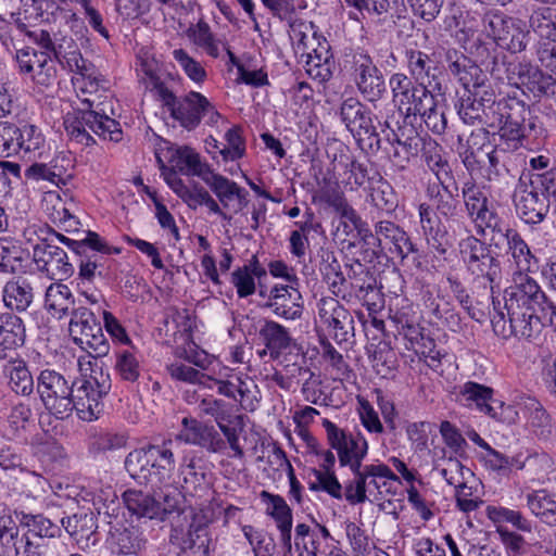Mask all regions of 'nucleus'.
<instances>
[{
    "instance_id": "1",
    "label": "nucleus",
    "mask_w": 556,
    "mask_h": 556,
    "mask_svg": "<svg viewBox=\"0 0 556 556\" xmlns=\"http://www.w3.org/2000/svg\"><path fill=\"white\" fill-rule=\"evenodd\" d=\"M491 324L495 333L515 337L529 343L540 340L545 327L556 334V303L539 282L527 274L514 277V283L504 289V306L495 293L491 296Z\"/></svg>"
},
{
    "instance_id": "2",
    "label": "nucleus",
    "mask_w": 556,
    "mask_h": 556,
    "mask_svg": "<svg viewBox=\"0 0 556 556\" xmlns=\"http://www.w3.org/2000/svg\"><path fill=\"white\" fill-rule=\"evenodd\" d=\"M152 91L162 108L169 114V117L188 132L194 131L202 123L214 127L223 115L216 105L203 93L190 90L177 96L170 90L164 80L156 75L150 76Z\"/></svg>"
},
{
    "instance_id": "3",
    "label": "nucleus",
    "mask_w": 556,
    "mask_h": 556,
    "mask_svg": "<svg viewBox=\"0 0 556 556\" xmlns=\"http://www.w3.org/2000/svg\"><path fill=\"white\" fill-rule=\"evenodd\" d=\"M447 334L439 327L420 325L403 337L404 349L418 357L419 370L429 379L448 382L456 372L454 355L446 350Z\"/></svg>"
},
{
    "instance_id": "4",
    "label": "nucleus",
    "mask_w": 556,
    "mask_h": 556,
    "mask_svg": "<svg viewBox=\"0 0 556 556\" xmlns=\"http://www.w3.org/2000/svg\"><path fill=\"white\" fill-rule=\"evenodd\" d=\"M63 126L71 141L86 148L97 144L91 132L115 143L123 140L121 123L110 117L101 103L96 104L88 98L71 104V110L63 116Z\"/></svg>"
},
{
    "instance_id": "5",
    "label": "nucleus",
    "mask_w": 556,
    "mask_h": 556,
    "mask_svg": "<svg viewBox=\"0 0 556 556\" xmlns=\"http://www.w3.org/2000/svg\"><path fill=\"white\" fill-rule=\"evenodd\" d=\"M368 104L356 96L342 97L334 116L361 151L376 155L382 148L383 139L379 132L380 119Z\"/></svg>"
},
{
    "instance_id": "6",
    "label": "nucleus",
    "mask_w": 556,
    "mask_h": 556,
    "mask_svg": "<svg viewBox=\"0 0 556 556\" xmlns=\"http://www.w3.org/2000/svg\"><path fill=\"white\" fill-rule=\"evenodd\" d=\"M339 65L350 76L365 102L375 105L384 99L388 92L386 77L367 49L359 46L343 48Z\"/></svg>"
},
{
    "instance_id": "7",
    "label": "nucleus",
    "mask_w": 556,
    "mask_h": 556,
    "mask_svg": "<svg viewBox=\"0 0 556 556\" xmlns=\"http://www.w3.org/2000/svg\"><path fill=\"white\" fill-rule=\"evenodd\" d=\"M170 443L168 441L130 452L125 459L126 470L140 483H159L169 479L175 469Z\"/></svg>"
},
{
    "instance_id": "8",
    "label": "nucleus",
    "mask_w": 556,
    "mask_h": 556,
    "mask_svg": "<svg viewBox=\"0 0 556 556\" xmlns=\"http://www.w3.org/2000/svg\"><path fill=\"white\" fill-rule=\"evenodd\" d=\"M507 81L518 89L522 87V93L526 94L528 91L538 102L543 100L544 114H555L553 103L556 104V78L543 72L538 65L526 60L510 64L507 68Z\"/></svg>"
},
{
    "instance_id": "9",
    "label": "nucleus",
    "mask_w": 556,
    "mask_h": 556,
    "mask_svg": "<svg viewBox=\"0 0 556 556\" xmlns=\"http://www.w3.org/2000/svg\"><path fill=\"white\" fill-rule=\"evenodd\" d=\"M530 105L520 99L516 91L507 92L497 98L494 92V103L491 106V128H497V135L507 146L511 139L522 136V123L530 115Z\"/></svg>"
},
{
    "instance_id": "10",
    "label": "nucleus",
    "mask_w": 556,
    "mask_h": 556,
    "mask_svg": "<svg viewBox=\"0 0 556 556\" xmlns=\"http://www.w3.org/2000/svg\"><path fill=\"white\" fill-rule=\"evenodd\" d=\"M392 102L405 122L417 119V114L428 104L430 97L438 96L430 84L416 81L402 72L393 73L389 78Z\"/></svg>"
},
{
    "instance_id": "11",
    "label": "nucleus",
    "mask_w": 556,
    "mask_h": 556,
    "mask_svg": "<svg viewBox=\"0 0 556 556\" xmlns=\"http://www.w3.org/2000/svg\"><path fill=\"white\" fill-rule=\"evenodd\" d=\"M453 108L467 126L488 125L491 106L494 103V88L491 81L466 89H456Z\"/></svg>"
},
{
    "instance_id": "12",
    "label": "nucleus",
    "mask_w": 556,
    "mask_h": 556,
    "mask_svg": "<svg viewBox=\"0 0 556 556\" xmlns=\"http://www.w3.org/2000/svg\"><path fill=\"white\" fill-rule=\"evenodd\" d=\"M426 197L431 202L418 205V215L445 222H454L463 212L459 184L456 177L442 181L429 182Z\"/></svg>"
},
{
    "instance_id": "13",
    "label": "nucleus",
    "mask_w": 556,
    "mask_h": 556,
    "mask_svg": "<svg viewBox=\"0 0 556 556\" xmlns=\"http://www.w3.org/2000/svg\"><path fill=\"white\" fill-rule=\"evenodd\" d=\"M70 332L75 344L94 358L105 356L110 351V344L103 333L100 320L92 311L85 306L73 308Z\"/></svg>"
},
{
    "instance_id": "14",
    "label": "nucleus",
    "mask_w": 556,
    "mask_h": 556,
    "mask_svg": "<svg viewBox=\"0 0 556 556\" xmlns=\"http://www.w3.org/2000/svg\"><path fill=\"white\" fill-rule=\"evenodd\" d=\"M432 55L438 59V64L448 77L454 79L459 89L475 87L491 81L486 73L479 68L476 61L469 54L455 47H440L432 51Z\"/></svg>"
},
{
    "instance_id": "15",
    "label": "nucleus",
    "mask_w": 556,
    "mask_h": 556,
    "mask_svg": "<svg viewBox=\"0 0 556 556\" xmlns=\"http://www.w3.org/2000/svg\"><path fill=\"white\" fill-rule=\"evenodd\" d=\"M485 34L505 52L519 53L526 50L529 31L523 30L518 21L503 11L491 9L482 17Z\"/></svg>"
},
{
    "instance_id": "16",
    "label": "nucleus",
    "mask_w": 556,
    "mask_h": 556,
    "mask_svg": "<svg viewBox=\"0 0 556 556\" xmlns=\"http://www.w3.org/2000/svg\"><path fill=\"white\" fill-rule=\"evenodd\" d=\"M312 37L302 34L300 43L307 50L305 70L307 75L319 83H328L336 67L334 55L327 38L319 31L318 26L309 23Z\"/></svg>"
},
{
    "instance_id": "17",
    "label": "nucleus",
    "mask_w": 556,
    "mask_h": 556,
    "mask_svg": "<svg viewBox=\"0 0 556 556\" xmlns=\"http://www.w3.org/2000/svg\"><path fill=\"white\" fill-rule=\"evenodd\" d=\"M323 426L330 446L338 453L341 466H349L351 471L364 466L362 462L367 455L368 443L363 437L346 433L329 419H324Z\"/></svg>"
},
{
    "instance_id": "18",
    "label": "nucleus",
    "mask_w": 556,
    "mask_h": 556,
    "mask_svg": "<svg viewBox=\"0 0 556 556\" xmlns=\"http://www.w3.org/2000/svg\"><path fill=\"white\" fill-rule=\"evenodd\" d=\"M33 261L40 273L54 281L67 280L75 273L67 253L48 238L39 237V242L33 248Z\"/></svg>"
},
{
    "instance_id": "19",
    "label": "nucleus",
    "mask_w": 556,
    "mask_h": 556,
    "mask_svg": "<svg viewBox=\"0 0 556 556\" xmlns=\"http://www.w3.org/2000/svg\"><path fill=\"white\" fill-rule=\"evenodd\" d=\"M15 62L21 75H26L42 87H49L56 78L54 60L48 52H38L33 47H24L16 50Z\"/></svg>"
},
{
    "instance_id": "20",
    "label": "nucleus",
    "mask_w": 556,
    "mask_h": 556,
    "mask_svg": "<svg viewBox=\"0 0 556 556\" xmlns=\"http://www.w3.org/2000/svg\"><path fill=\"white\" fill-rule=\"evenodd\" d=\"M376 232L380 237V248L382 249V242L391 244V253L399 256L402 261L408 256H413V261L417 268H421V258L425 256L418 244L412 239V237L402 228L389 219H379L374 224Z\"/></svg>"
},
{
    "instance_id": "21",
    "label": "nucleus",
    "mask_w": 556,
    "mask_h": 556,
    "mask_svg": "<svg viewBox=\"0 0 556 556\" xmlns=\"http://www.w3.org/2000/svg\"><path fill=\"white\" fill-rule=\"evenodd\" d=\"M318 317L339 344L348 342L354 327L351 313L336 298L326 296L317 302Z\"/></svg>"
},
{
    "instance_id": "22",
    "label": "nucleus",
    "mask_w": 556,
    "mask_h": 556,
    "mask_svg": "<svg viewBox=\"0 0 556 556\" xmlns=\"http://www.w3.org/2000/svg\"><path fill=\"white\" fill-rule=\"evenodd\" d=\"M469 56L476 61L479 68L489 72L491 76L500 77L502 72L507 75V68L515 62L520 60L508 61L507 54L491 39L486 34L484 37L476 38L469 49Z\"/></svg>"
},
{
    "instance_id": "23",
    "label": "nucleus",
    "mask_w": 556,
    "mask_h": 556,
    "mask_svg": "<svg viewBox=\"0 0 556 556\" xmlns=\"http://www.w3.org/2000/svg\"><path fill=\"white\" fill-rule=\"evenodd\" d=\"M404 63L408 72V77L416 81L430 84L432 91L437 94H445L446 86L442 84L435 71L439 70L434 63H438L432 53H428L417 48H406L404 51Z\"/></svg>"
},
{
    "instance_id": "24",
    "label": "nucleus",
    "mask_w": 556,
    "mask_h": 556,
    "mask_svg": "<svg viewBox=\"0 0 556 556\" xmlns=\"http://www.w3.org/2000/svg\"><path fill=\"white\" fill-rule=\"evenodd\" d=\"M274 292L269 302H261V308L269 309L274 315L285 320H296L303 315V296L295 285H274Z\"/></svg>"
},
{
    "instance_id": "25",
    "label": "nucleus",
    "mask_w": 556,
    "mask_h": 556,
    "mask_svg": "<svg viewBox=\"0 0 556 556\" xmlns=\"http://www.w3.org/2000/svg\"><path fill=\"white\" fill-rule=\"evenodd\" d=\"M260 324L258 340L264 345V350L258 352L260 356L268 353L271 359H278L282 354L298 349L296 340L283 325L268 318L260 320Z\"/></svg>"
},
{
    "instance_id": "26",
    "label": "nucleus",
    "mask_w": 556,
    "mask_h": 556,
    "mask_svg": "<svg viewBox=\"0 0 556 556\" xmlns=\"http://www.w3.org/2000/svg\"><path fill=\"white\" fill-rule=\"evenodd\" d=\"M176 440L186 444L198 445L211 453H217L225 448V441L217 430L194 418L185 417L181 421V429Z\"/></svg>"
},
{
    "instance_id": "27",
    "label": "nucleus",
    "mask_w": 556,
    "mask_h": 556,
    "mask_svg": "<svg viewBox=\"0 0 556 556\" xmlns=\"http://www.w3.org/2000/svg\"><path fill=\"white\" fill-rule=\"evenodd\" d=\"M111 384H79L73 389V408L85 421L97 419L102 412L101 399L108 394Z\"/></svg>"
},
{
    "instance_id": "28",
    "label": "nucleus",
    "mask_w": 556,
    "mask_h": 556,
    "mask_svg": "<svg viewBox=\"0 0 556 556\" xmlns=\"http://www.w3.org/2000/svg\"><path fill=\"white\" fill-rule=\"evenodd\" d=\"M514 204L517 216L523 223L532 226L541 224L551 208L546 198L542 197L540 192L532 187L531 190L526 187L516 192L514 195Z\"/></svg>"
},
{
    "instance_id": "29",
    "label": "nucleus",
    "mask_w": 556,
    "mask_h": 556,
    "mask_svg": "<svg viewBox=\"0 0 556 556\" xmlns=\"http://www.w3.org/2000/svg\"><path fill=\"white\" fill-rule=\"evenodd\" d=\"M35 277L14 276L8 280L2 290L4 306L10 312H25L33 303L35 298Z\"/></svg>"
},
{
    "instance_id": "30",
    "label": "nucleus",
    "mask_w": 556,
    "mask_h": 556,
    "mask_svg": "<svg viewBox=\"0 0 556 556\" xmlns=\"http://www.w3.org/2000/svg\"><path fill=\"white\" fill-rule=\"evenodd\" d=\"M316 260V266L323 282L328 286L334 296L341 295L348 278L342 270L336 251L329 247H320L317 250Z\"/></svg>"
},
{
    "instance_id": "31",
    "label": "nucleus",
    "mask_w": 556,
    "mask_h": 556,
    "mask_svg": "<svg viewBox=\"0 0 556 556\" xmlns=\"http://www.w3.org/2000/svg\"><path fill=\"white\" fill-rule=\"evenodd\" d=\"M422 235L429 250L438 258L446 260V255L454 247L455 238L448 231L444 220L419 216Z\"/></svg>"
},
{
    "instance_id": "32",
    "label": "nucleus",
    "mask_w": 556,
    "mask_h": 556,
    "mask_svg": "<svg viewBox=\"0 0 556 556\" xmlns=\"http://www.w3.org/2000/svg\"><path fill=\"white\" fill-rule=\"evenodd\" d=\"M26 341V327L22 317L13 312L0 313V359L22 348Z\"/></svg>"
},
{
    "instance_id": "33",
    "label": "nucleus",
    "mask_w": 556,
    "mask_h": 556,
    "mask_svg": "<svg viewBox=\"0 0 556 556\" xmlns=\"http://www.w3.org/2000/svg\"><path fill=\"white\" fill-rule=\"evenodd\" d=\"M170 541L181 547L179 556H207L208 539L206 529L201 525L190 523L188 530L175 526Z\"/></svg>"
},
{
    "instance_id": "34",
    "label": "nucleus",
    "mask_w": 556,
    "mask_h": 556,
    "mask_svg": "<svg viewBox=\"0 0 556 556\" xmlns=\"http://www.w3.org/2000/svg\"><path fill=\"white\" fill-rule=\"evenodd\" d=\"M46 408L59 419L73 410V388L68 384H38L37 389Z\"/></svg>"
},
{
    "instance_id": "35",
    "label": "nucleus",
    "mask_w": 556,
    "mask_h": 556,
    "mask_svg": "<svg viewBox=\"0 0 556 556\" xmlns=\"http://www.w3.org/2000/svg\"><path fill=\"white\" fill-rule=\"evenodd\" d=\"M468 270L477 276L485 279L490 285L491 296L495 293L502 279V265L495 251L486 249L483 253L471 257L464 263Z\"/></svg>"
},
{
    "instance_id": "36",
    "label": "nucleus",
    "mask_w": 556,
    "mask_h": 556,
    "mask_svg": "<svg viewBox=\"0 0 556 556\" xmlns=\"http://www.w3.org/2000/svg\"><path fill=\"white\" fill-rule=\"evenodd\" d=\"M344 174L348 175L344 180V187L350 191L358 189H368L377 180H382V175L376 164L369 160L362 162L355 156L344 165Z\"/></svg>"
},
{
    "instance_id": "37",
    "label": "nucleus",
    "mask_w": 556,
    "mask_h": 556,
    "mask_svg": "<svg viewBox=\"0 0 556 556\" xmlns=\"http://www.w3.org/2000/svg\"><path fill=\"white\" fill-rule=\"evenodd\" d=\"M160 140L159 152L165 151V157L173 164V167L185 175H192L194 169L200 165V155L192 148L184 146L176 147L170 141L157 137Z\"/></svg>"
},
{
    "instance_id": "38",
    "label": "nucleus",
    "mask_w": 556,
    "mask_h": 556,
    "mask_svg": "<svg viewBox=\"0 0 556 556\" xmlns=\"http://www.w3.org/2000/svg\"><path fill=\"white\" fill-rule=\"evenodd\" d=\"M361 471L369 494H372V489L379 495L395 493L392 491V483H401L400 478L384 464L364 465Z\"/></svg>"
},
{
    "instance_id": "39",
    "label": "nucleus",
    "mask_w": 556,
    "mask_h": 556,
    "mask_svg": "<svg viewBox=\"0 0 556 556\" xmlns=\"http://www.w3.org/2000/svg\"><path fill=\"white\" fill-rule=\"evenodd\" d=\"M45 306L46 308L59 319L71 314L75 307V299L71 289L62 283V281H55L51 283L45 294Z\"/></svg>"
},
{
    "instance_id": "40",
    "label": "nucleus",
    "mask_w": 556,
    "mask_h": 556,
    "mask_svg": "<svg viewBox=\"0 0 556 556\" xmlns=\"http://www.w3.org/2000/svg\"><path fill=\"white\" fill-rule=\"evenodd\" d=\"M527 121L522 123V136L511 139L508 148L518 149L526 147L531 150H540L546 143L548 130L538 115H528Z\"/></svg>"
},
{
    "instance_id": "41",
    "label": "nucleus",
    "mask_w": 556,
    "mask_h": 556,
    "mask_svg": "<svg viewBox=\"0 0 556 556\" xmlns=\"http://www.w3.org/2000/svg\"><path fill=\"white\" fill-rule=\"evenodd\" d=\"M337 212L340 216L352 224L356 231L357 242L369 244H376L380 247V237L376 230L371 229L367 220L363 219L358 212L348 203L343 198L339 199V202L334 204Z\"/></svg>"
},
{
    "instance_id": "42",
    "label": "nucleus",
    "mask_w": 556,
    "mask_h": 556,
    "mask_svg": "<svg viewBox=\"0 0 556 556\" xmlns=\"http://www.w3.org/2000/svg\"><path fill=\"white\" fill-rule=\"evenodd\" d=\"M367 199L372 207L388 216H392L399 206L397 193L383 176L368 188Z\"/></svg>"
},
{
    "instance_id": "43",
    "label": "nucleus",
    "mask_w": 556,
    "mask_h": 556,
    "mask_svg": "<svg viewBox=\"0 0 556 556\" xmlns=\"http://www.w3.org/2000/svg\"><path fill=\"white\" fill-rule=\"evenodd\" d=\"M372 369L380 379H394L399 361L391 340H380L371 356Z\"/></svg>"
},
{
    "instance_id": "44",
    "label": "nucleus",
    "mask_w": 556,
    "mask_h": 556,
    "mask_svg": "<svg viewBox=\"0 0 556 556\" xmlns=\"http://www.w3.org/2000/svg\"><path fill=\"white\" fill-rule=\"evenodd\" d=\"M414 121L405 122L403 118L401 123L400 147L407 154V159L418 155L426 147L438 146V142L428 132L422 129L419 131L418 127L414 125Z\"/></svg>"
},
{
    "instance_id": "45",
    "label": "nucleus",
    "mask_w": 556,
    "mask_h": 556,
    "mask_svg": "<svg viewBox=\"0 0 556 556\" xmlns=\"http://www.w3.org/2000/svg\"><path fill=\"white\" fill-rule=\"evenodd\" d=\"M15 518L23 530L29 536L55 538L60 533V527L53 523L42 514H30L24 510H14Z\"/></svg>"
},
{
    "instance_id": "46",
    "label": "nucleus",
    "mask_w": 556,
    "mask_h": 556,
    "mask_svg": "<svg viewBox=\"0 0 556 556\" xmlns=\"http://www.w3.org/2000/svg\"><path fill=\"white\" fill-rule=\"evenodd\" d=\"M146 544L142 532L137 527L115 528L111 532L110 545L114 553L130 555L139 553Z\"/></svg>"
},
{
    "instance_id": "47",
    "label": "nucleus",
    "mask_w": 556,
    "mask_h": 556,
    "mask_svg": "<svg viewBox=\"0 0 556 556\" xmlns=\"http://www.w3.org/2000/svg\"><path fill=\"white\" fill-rule=\"evenodd\" d=\"M381 248L376 244H369L357 241H344L342 252L344 253V266L368 267V264H375L379 258Z\"/></svg>"
},
{
    "instance_id": "48",
    "label": "nucleus",
    "mask_w": 556,
    "mask_h": 556,
    "mask_svg": "<svg viewBox=\"0 0 556 556\" xmlns=\"http://www.w3.org/2000/svg\"><path fill=\"white\" fill-rule=\"evenodd\" d=\"M529 510L548 525H556V496L546 490H534L526 494Z\"/></svg>"
},
{
    "instance_id": "49",
    "label": "nucleus",
    "mask_w": 556,
    "mask_h": 556,
    "mask_svg": "<svg viewBox=\"0 0 556 556\" xmlns=\"http://www.w3.org/2000/svg\"><path fill=\"white\" fill-rule=\"evenodd\" d=\"M63 68H67L78 75H85L89 70L88 62L83 58L80 50L72 38H63L58 45V51L52 58Z\"/></svg>"
},
{
    "instance_id": "50",
    "label": "nucleus",
    "mask_w": 556,
    "mask_h": 556,
    "mask_svg": "<svg viewBox=\"0 0 556 556\" xmlns=\"http://www.w3.org/2000/svg\"><path fill=\"white\" fill-rule=\"evenodd\" d=\"M519 269V274L538 273L541 268V260L535 252L531 251L528 243L520 233L513 240L506 250Z\"/></svg>"
},
{
    "instance_id": "51",
    "label": "nucleus",
    "mask_w": 556,
    "mask_h": 556,
    "mask_svg": "<svg viewBox=\"0 0 556 556\" xmlns=\"http://www.w3.org/2000/svg\"><path fill=\"white\" fill-rule=\"evenodd\" d=\"M123 496L126 507L132 515L150 519L160 517V500L137 490H128Z\"/></svg>"
},
{
    "instance_id": "52",
    "label": "nucleus",
    "mask_w": 556,
    "mask_h": 556,
    "mask_svg": "<svg viewBox=\"0 0 556 556\" xmlns=\"http://www.w3.org/2000/svg\"><path fill=\"white\" fill-rule=\"evenodd\" d=\"M66 532L77 543L88 542L98 528L93 513H80L62 519Z\"/></svg>"
},
{
    "instance_id": "53",
    "label": "nucleus",
    "mask_w": 556,
    "mask_h": 556,
    "mask_svg": "<svg viewBox=\"0 0 556 556\" xmlns=\"http://www.w3.org/2000/svg\"><path fill=\"white\" fill-rule=\"evenodd\" d=\"M528 416V422L532 431L541 438H547L552 432L551 418L543 406L535 400L528 397L518 404Z\"/></svg>"
},
{
    "instance_id": "54",
    "label": "nucleus",
    "mask_w": 556,
    "mask_h": 556,
    "mask_svg": "<svg viewBox=\"0 0 556 556\" xmlns=\"http://www.w3.org/2000/svg\"><path fill=\"white\" fill-rule=\"evenodd\" d=\"M456 397L455 401L463 406H471L476 404L479 410L491 414L493 410L489 401L492 399L493 390L484 387L483 384H467L458 391L453 392Z\"/></svg>"
},
{
    "instance_id": "55",
    "label": "nucleus",
    "mask_w": 556,
    "mask_h": 556,
    "mask_svg": "<svg viewBox=\"0 0 556 556\" xmlns=\"http://www.w3.org/2000/svg\"><path fill=\"white\" fill-rule=\"evenodd\" d=\"M532 30L547 41L556 39V8L542 7L532 12L529 18Z\"/></svg>"
},
{
    "instance_id": "56",
    "label": "nucleus",
    "mask_w": 556,
    "mask_h": 556,
    "mask_svg": "<svg viewBox=\"0 0 556 556\" xmlns=\"http://www.w3.org/2000/svg\"><path fill=\"white\" fill-rule=\"evenodd\" d=\"M424 161L429 170L435 177V181H442L450 178H454V170L450 161L441 154V147L438 144L433 146V150L427 147L421 150Z\"/></svg>"
},
{
    "instance_id": "57",
    "label": "nucleus",
    "mask_w": 556,
    "mask_h": 556,
    "mask_svg": "<svg viewBox=\"0 0 556 556\" xmlns=\"http://www.w3.org/2000/svg\"><path fill=\"white\" fill-rule=\"evenodd\" d=\"M227 144L223 146V162H235L242 159L247 152L245 138L240 125H233L224 135Z\"/></svg>"
},
{
    "instance_id": "58",
    "label": "nucleus",
    "mask_w": 556,
    "mask_h": 556,
    "mask_svg": "<svg viewBox=\"0 0 556 556\" xmlns=\"http://www.w3.org/2000/svg\"><path fill=\"white\" fill-rule=\"evenodd\" d=\"M50 7L56 5L58 9L61 5L79 4L84 10L85 18L88 21L90 27L101 35L103 38L109 39L110 34L108 28L103 25L102 14L92 5V0H49Z\"/></svg>"
},
{
    "instance_id": "59",
    "label": "nucleus",
    "mask_w": 556,
    "mask_h": 556,
    "mask_svg": "<svg viewBox=\"0 0 556 556\" xmlns=\"http://www.w3.org/2000/svg\"><path fill=\"white\" fill-rule=\"evenodd\" d=\"M426 127L434 135H443L447 129L445 112L439 110L435 97H430L428 104L417 114Z\"/></svg>"
},
{
    "instance_id": "60",
    "label": "nucleus",
    "mask_w": 556,
    "mask_h": 556,
    "mask_svg": "<svg viewBox=\"0 0 556 556\" xmlns=\"http://www.w3.org/2000/svg\"><path fill=\"white\" fill-rule=\"evenodd\" d=\"M30 417L31 410L28 406L23 404L14 406L3 425V435L8 439L20 437L27 430Z\"/></svg>"
},
{
    "instance_id": "61",
    "label": "nucleus",
    "mask_w": 556,
    "mask_h": 556,
    "mask_svg": "<svg viewBox=\"0 0 556 556\" xmlns=\"http://www.w3.org/2000/svg\"><path fill=\"white\" fill-rule=\"evenodd\" d=\"M391 320L396 328V333L394 334V340L396 342H400V340L409 333V331L421 325L412 304H406L396 308L391 315Z\"/></svg>"
},
{
    "instance_id": "62",
    "label": "nucleus",
    "mask_w": 556,
    "mask_h": 556,
    "mask_svg": "<svg viewBox=\"0 0 556 556\" xmlns=\"http://www.w3.org/2000/svg\"><path fill=\"white\" fill-rule=\"evenodd\" d=\"M261 497L268 504L267 514L275 520L277 528L292 525V510L280 495L262 491Z\"/></svg>"
},
{
    "instance_id": "63",
    "label": "nucleus",
    "mask_w": 556,
    "mask_h": 556,
    "mask_svg": "<svg viewBox=\"0 0 556 556\" xmlns=\"http://www.w3.org/2000/svg\"><path fill=\"white\" fill-rule=\"evenodd\" d=\"M174 60L180 65L185 74L195 84L201 85L207 78L205 68L195 59L182 49H175L173 51Z\"/></svg>"
},
{
    "instance_id": "64",
    "label": "nucleus",
    "mask_w": 556,
    "mask_h": 556,
    "mask_svg": "<svg viewBox=\"0 0 556 556\" xmlns=\"http://www.w3.org/2000/svg\"><path fill=\"white\" fill-rule=\"evenodd\" d=\"M531 187L535 188L542 197L546 198L552 207L556 205V167L542 174L533 175Z\"/></svg>"
}]
</instances>
